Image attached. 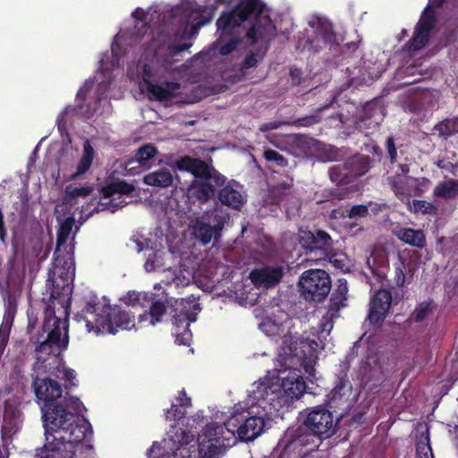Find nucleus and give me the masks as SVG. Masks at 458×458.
Returning a JSON list of instances; mask_svg holds the SVG:
<instances>
[{
  "mask_svg": "<svg viewBox=\"0 0 458 458\" xmlns=\"http://www.w3.org/2000/svg\"><path fill=\"white\" fill-rule=\"evenodd\" d=\"M32 389L41 404L45 425V452L39 458H74L76 446L85 439V425H76V417L58 405L63 394L59 382L48 377L36 376Z\"/></svg>",
  "mask_w": 458,
  "mask_h": 458,
  "instance_id": "f257e3e1",
  "label": "nucleus"
},
{
  "mask_svg": "<svg viewBox=\"0 0 458 458\" xmlns=\"http://www.w3.org/2000/svg\"><path fill=\"white\" fill-rule=\"evenodd\" d=\"M179 171L189 172L193 179L187 188L188 197L204 204L213 199L217 191L218 200L224 205L239 209L243 205L241 191L226 177L205 160L184 156L176 160Z\"/></svg>",
  "mask_w": 458,
  "mask_h": 458,
  "instance_id": "f03ea898",
  "label": "nucleus"
},
{
  "mask_svg": "<svg viewBox=\"0 0 458 458\" xmlns=\"http://www.w3.org/2000/svg\"><path fill=\"white\" fill-rule=\"evenodd\" d=\"M76 319L85 321L88 331L97 335H114L118 328L130 329L134 326L133 317L125 310L96 301H88Z\"/></svg>",
  "mask_w": 458,
  "mask_h": 458,
  "instance_id": "7ed1b4c3",
  "label": "nucleus"
},
{
  "mask_svg": "<svg viewBox=\"0 0 458 458\" xmlns=\"http://www.w3.org/2000/svg\"><path fill=\"white\" fill-rule=\"evenodd\" d=\"M264 9L261 0H240L231 12L244 23L246 21L255 18L252 26L246 30L245 38L249 45L254 47L259 41L269 43L276 36V25L268 15H260Z\"/></svg>",
  "mask_w": 458,
  "mask_h": 458,
  "instance_id": "20e7f679",
  "label": "nucleus"
},
{
  "mask_svg": "<svg viewBox=\"0 0 458 458\" xmlns=\"http://www.w3.org/2000/svg\"><path fill=\"white\" fill-rule=\"evenodd\" d=\"M283 442L284 445L277 458H304L322 443L303 422L296 428H288Z\"/></svg>",
  "mask_w": 458,
  "mask_h": 458,
  "instance_id": "39448f33",
  "label": "nucleus"
},
{
  "mask_svg": "<svg viewBox=\"0 0 458 458\" xmlns=\"http://www.w3.org/2000/svg\"><path fill=\"white\" fill-rule=\"evenodd\" d=\"M217 39L216 44L219 46V53L228 55L233 52L242 42L245 36V27L238 20L233 12H223L216 21Z\"/></svg>",
  "mask_w": 458,
  "mask_h": 458,
  "instance_id": "423d86ee",
  "label": "nucleus"
},
{
  "mask_svg": "<svg viewBox=\"0 0 458 458\" xmlns=\"http://www.w3.org/2000/svg\"><path fill=\"white\" fill-rule=\"evenodd\" d=\"M199 311V304L192 300L181 299L175 301L174 308L172 310V319L177 344L190 345L192 338L190 325L197 320V315Z\"/></svg>",
  "mask_w": 458,
  "mask_h": 458,
  "instance_id": "0eeeda50",
  "label": "nucleus"
},
{
  "mask_svg": "<svg viewBox=\"0 0 458 458\" xmlns=\"http://www.w3.org/2000/svg\"><path fill=\"white\" fill-rule=\"evenodd\" d=\"M42 331L47 333L45 340L38 342L36 352L40 355H49L65 350L69 344L67 320H62L55 314L49 315L44 321Z\"/></svg>",
  "mask_w": 458,
  "mask_h": 458,
  "instance_id": "6e6552de",
  "label": "nucleus"
},
{
  "mask_svg": "<svg viewBox=\"0 0 458 458\" xmlns=\"http://www.w3.org/2000/svg\"><path fill=\"white\" fill-rule=\"evenodd\" d=\"M301 296L306 301L321 302L330 293L332 284L329 274L323 269H310L299 279Z\"/></svg>",
  "mask_w": 458,
  "mask_h": 458,
  "instance_id": "1a4fd4ad",
  "label": "nucleus"
},
{
  "mask_svg": "<svg viewBox=\"0 0 458 458\" xmlns=\"http://www.w3.org/2000/svg\"><path fill=\"white\" fill-rule=\"evenodd\" d=\"M242 413L233 412L224 423L229 438H234L235 433L242 441H252L264 430L265 421L262 417H248Z\"/></svg>",
  "mask_w": 458,
  "mask_h": 458,
  "instance_id": "9d476101",
  "label": "nucleus"
},
{
  "mask_svg": "<svg viewBox=\"0 0 458 458\" xmlns=\"http://www.w3.org/2000/svg\"><path fill=\"white\" fill-rule=\"evenodd\" d=\"M208 441L199 445V452L204 458H220L226 446L230 445L229 435L226 434L225 424L211 423L206 428Z\"/></svg>",
  "mask_w": 458,
  "mask_h": 458,
  "instance_id": "9b49d317",
  "label": "nucleus"
},
{
  "mask_svg": "<svg viewBox=\"0 0 458 458\" xmlns=\"http://www.w3.org/2000/svg\"><path fill=\"white\" fill-rule=\"evenodd\" d=\"M225 221V216L218 209L206 212L202 216L196 219L192 226L193 234L203 244H208L213 238L220 235Z\"/></svg>",
  "mask_w": 458,
  "mask_h": 458,
  "instance_id": "f8f14e48",
  "label": "nucleus"
},
{
  "mask_svg": "<svg viewBox=\"0 0 458 458\" xmlns=\"http://www.w3.org/2000/svg\"><path fill=\"white\" fill-rule=\"evenodd\" d=\"M371 167V159L369 156L354 155L347 158L342 165L330 169V178L333 182L344 183L350 178L364 175Z\"/></svg>",
  "mask_w": 458,
  "mask_h": 458,
  "instance_id": "ddd939ff",
  "label": "nucleus"
},
{
  "mask_svg": "<svg viewBox=\"0 0 458 458\" xmlns=\"http://www.w3.org/2000/svg\"><path fill=\"white\" fill-rule=\"evenodd\" d=\"M74 278V267L71 262L64 261L62 265L58 277L53 283V289L51 292V298L57 301L64 309V313L68 314L70 308L72 293V281Z\"/></svg>",
  "mask_w": 458,
  "mask_h": 458,
  "instance_id": "4468645a",
  "label": "nucleus"
},
{
  "mask_svg": "<svg viewBox=\"0 0 458 458\" xmlns=\"http://www.w3.org/2000/svg\"><path fill=\"white\" fill-rule=\"evenodd\" d=\"M300 244L310 253L314 252L318 259H329L335 255L333 250V240L331 236L323 230L302 231L300 235Z\"/></svg>",
  "mask_w": 458,
  "mask_h": 458,
  "instance_id": "2eb2a0df",
  "label": "nucleus"
},
{
  "mask_svg": "<svg viewBox=\"0 0 458 458\" xmlns=\"http://www.w3.org/2000/svg\"><path fill=\"white\" fill-rule=\"evenodd\" d=\"M303 423L321 441L333 436L337 425L332 412L319 406L315 407L307 414Z\"/></svg>",
  "mask_w": 458,
  "mask_h": 458,
  "instance_id": "dca6fc26",
  "label": "nucleus"
},
{
  "mask_svg": "<svg viewBox=\"0 0 458 458\" xmlns=\"http://www.w3.org/2000/svg\"><path fill=\"white\" fill-rule=\"evenodd\" d=\"M351 364L348 358L339 363L338 373L334 388L327 394V404L331 409H337L348 402L352 394V386L348 377Z\"/></svg>",
  "mask_w": 458,
  "mask_h": 458,
  "instance_id": "f3484780",
  "label": "nucleus"
},
{
  "mask_svg": "<svg viewBox=\"0 0 458 458\" xmlns=\"http://www.w3.org/2000/svg\"><path fill=\"white\" fill-rule=\"evenodd\" d=\"M436 22V13L428 4L416 24L412 37L406 44L407 49L417 51L425 47L428 43L430 32L435 28Z\"/></svg>",
  "mask_w": 458,
  "mask_h": 458,
  "instance_id": "a211bd4d",
  "label": "nucleus"
},
{
  "mask_svg": "<svg viewBox=\"0 0 458 458\" xmlns=\"http://www.w3.org/2000/svg\"><path fill=\"white\" fill-rule=\"evenodd\" d=\"M287 340L283 342V350L286 356L295 358L303 366L305 372L310 377L315 376L313 353L314 350L304 341H292L287 344Z\"/></svg>",
  "mask_w": 458,
  "mask_h": 458,
  "instance_id": "6ab92c4d",
  "label": "nucleus"
},
{
  "mask_svg": "<svg viewBox=\"0 0 458 458\" xmlns=\"http://www.w3.org/2000/svg\"><path fill=\"white\" fill-rule=\"evenodd\" d=\"M393 301L392 293L381 288L371 297L368 320L373 326L380 325L386 318Z\"/></svg>",
  "mask_w": 458,
  "mask_h": 458,
  "instance_id": "aec40b11",
  "label": "nucleus"
},
{
  "mask_svg": "<svg viewBox=\"0 0 458 458\" xmlns=\"http://www.w3.org/2000/svg\"><path fill=\"white\" fill-rule=\"evenodd\" d=\"M150 69L145 64L143 67V81L151 98L157 101H164L175 97L176 91L181 89V84L176 81H165L162 84L152 83L149 80Z\"/></svg>",
  "mask_w": 458,
  "mask_h": 458,
  "instance_id": "412c9836",
  "label": "nucleus"
},
{
  "mask_svg": "<svg viewBox=\"0 0 458 458\" xmlns=\"http://www.w3.org/2000/svg\"><path fill=\"white\" fill-rule=\"evenodd\" d=\"M348 293L347 281L345 279H339L337 286L333 292L329 301L328 310L324 316L326 327L327 324L332 327L334 320L339 318V310L345 306L346 295Z\"/></svg>",
  "mask_w": 458,
  "mask_h": 458,
  "instance_id": "4be33fe9",
  "label": "nucleus"
},
{
  "mask_svg": "<svg viewBox=\"0 0 458 458\" xmlns=\"http://www.w3.org/2000/svg\"><path fill=\"white\" fill-rule=\"evenodd\" d=\"M157 148L151 143H147L139 148L134 157L129 159L125 164V169L131 174L139 173V169H148L151 165V160L157 155Z\"/></svg>",
  "mask_w": 458,
  "mask_h": 458,
  "instance_id": "5701e85b",
  "label": "nucleus"
},
{
  "mask_svg": "<svg viewBox=\"0 0 458 458\" xmlns=\"http://www.w3.org/2000/svg\"><path fill=\"white\" fill-rule=\"evenodd\" d=\"M149 295H152V298H147L145 301L146 307H148V310L139 315V323L148 321L149 325L156 326L162 322L163 317L166 314L167 306L165 301L157 298L156 293H149Z\"/></svg>",
  "mask_w": 458,
  "mask_h": 458,
  "instance_id": "b1692460",
  "label": "nucleus"
},
{
  "mask_svg": "<svg viewBox=\"0 0 458 458\" xmlns=\"http://www.w3.org/2000/svg\"><path fill=\"white\" fill-rule=\"evenodd\" d=\"M383 108L375 102H367L356 122L361 128H375L383 121Z\"/></svg>",
  "mask_w": 458,
  "mask_h": 458,
  "instance_id": "393cba45",
  "label": "nucleus"
},
{
  "mask_svg": "<svg viewBox=\"0 0 458 458\" xmlns=\"http://www.w3.org/2000/svg\"><path fill=\"white\" fill-rule=\"evenodd\" d=\"M283 277V271L278 267H266L250 272V279L257 285L267 287L277 284Z\"/></svg>",
  "mask_w": 458,
  "mask_h": 458,
  "instance_id": "a878e982",
  "label": "nucleus"
},
{
  "mask_svg": "<svg viewBox=\"0 0 458 458\" xmlns=\"http://www.w3.org/2000/svg\"><path fill=\"white\" fill-rule=\"evenodd\" d=\"M281 386L284 395L291 400L301 397L307 388L303 377L296 371H292L284 377Z\"/></svg>",
  "mask_w": 458,
  "mask_h": 458,
  "instance_id": "bb28decb",
  "label": "nucleus"
},
{
  "mask_svg": "<svg viewBox=\"0 0 458 458\" xmlns=\"http://www.w3.org/2000/svg\"><path fill=\"white\" fill-rule=\"evenodd\" d=\"M393 233L400 241L412 247L423 249L426 246V236L422 230L411 227H396Z\"/></svg>",
  "mask_w": 458,
  "mask_h": 458,
  "instance_id": "cd10ccee",
  "label": "nucleus"
},
{
  "mask_svg": "<svg viewBox=\"0 0 458 458\" xmlns=\"http://www.w3.org/2000/svg\"><path fill=\"white\" fill-rule=\"evenodd\" d=\"M410 182H416L417 178L411 176L403 177L401 174H395L388 179V184L394 195L399 199L411 197L413 193L412 186Z\"/></svg>",
  "mask_w": 458,
  "mask_h": 458,
  "instance_id": "c85d7f7f",
  "label": "nucleus"
},
{
  "mask_svg": "<svg viewBox=\"0 0 458 458\" xmlns=\"http://www.w3.org/2000/svg\"><path fill=\"white\" fill-rule=\"evenodd\" d=\"M58 405H61L62 407H64L67 411H71L74 414V416L76 417V420H75V424L76 425H85V431H84V435L85 437L87 436V432L90 429V425L89 423L85 420H81L78 414L81 413L82 411L86 410V408L84 407L83 403L81 402V400L76 397V396H62V398L60 399L59 403H58Z\"/></svg>",
  "mask_w": 458,
  "mask_h": 458,
  "instance_id": "c756f323",
  "label": "nucleus"
},
{
  "mask_svg": "<svg viewBox=\"0 0 458 458\" xmlns=\"http://www.w3.org/2000/svg\"><path fill=\"white\" fill-rule=\"evenodd\" d=\"M432 131L443 140L458 134V116L443 119L433 126Z\"/></svg>",
  "mask_w": 458,
  "mask_h": 458,
  "instance_id": "7c9ffc66",
  "label": "nucleus"
},
{
  "mask_svg": "<svg viewBox=\"0 0 458 458\" xmlns=\"http://www.w3.org/2000/svg\"><path fill=\"white\" fill-rule=\"evenodd\" d=\"M143 182L150 186L167 188L173 184L174 176L168 169H159L146 174Z\"/></svg>",
  "mask_w": 458,
  "mask_h": 458,
  "instance_id": "2f4dec72",
  "label": "nucleus"
},
{
  "mask_svg": "<svg viewBox=\"0 0 458 458\" xmlns=\"http://www.w3.org/2000/svg\"><path fill=\"white\" fill-rule=\"evenodd\" d=\"M74 219L72 217H67L60 225L57 232L56 238V248L54 252L55 261L56 264H61L62 259L60 258L59 252L63 246L66 244V242L71 234Z\"/></svg>",
  "mask_w": 458,
  "mask_h": 458,
  "instance_id": "473e14b6",
  "label": "nucleus"
},
{
  "mask_svg": "<svg viewBox=\"0 0 458 458\" xmlns=\"http://www.w3.org/2000/svg\"><path fill=\"white\" fill-rule=\"evenodd\" d=\"M309 146L318 152L319 159L323 162L335 161L338 156L337 148L322 143L321 141L310 138L307 141Z\"/></svg>",
  "mask_w": 458,
  "mask_h": 458,
  "instance_id": "72a5a7b5",
  "label": "nucleus"
},
{
  "mask_svg": "<svg viewBox=\"0 0 458 458\" xmlns=\"http://www.w3.org/2000/svg\"><path fill=\"white\" fill-rule=\"evenodd\" d=\"M94 148L87 140L83 144V155L79 160L76 172L71 176L72 179H76L89 170L94 158Z\"/></svg>",
  "mask_w": 458,
  "mask_h": 458,
  "instance_id": "f704fd0d",
  "label": "nucleus"
},
{
  "mask_svg": "<svg viewBox=\"0 0 458 458\" xmlns=\"http://www.w3.org/2000/svg\"><path fill=\"white\" fill-rule=\"evenodd\" d=\"M135 190L131 183H128L125 181H118L104 186L101 190V193L104 199H110L114 194L129 195Z\"/></svg>",
  "mask_w": 458,
  "mask_h": 458,
  "instance_id": "c9c22d12",
  "label": "nucleus"
},
{
  "mask_svg": "<svg viewBox=\"0 0 458 458\" xmlns=\"http://www.w3.org/2000/svg\"><path fill=\"white\" fill-rule=\"evenodd\" d=\"M206 12V6H199V8L193 10L191 16L193 20V22L191 27L190 32L187 34V38H190L192 36L198 34L199 29L212 20V13H208L207 17L204 16V13Z\"/></svg>",
  "mask_w": 458,
  "mask_h": 458,
  "instance_id": "e433bc0d",
  "label": "nucleus"
},
{
  "mask_svg": "<svg viewBox=\"0 0 458 458\" xmlns=\"http://www.w3.org/2000/svg\"><path fill=\"white\" fill-rule=\"evenodd\" d=\"M434 194L444 199H454L458 196V180L451 179L440 182L434 190Z\"/></svg>",
  "mask_w": 458,
  "mask_h": 458,
  "instance_id": "4c0bfd02",
  "label": "nucleus"
},
{
  "mask_svg": "<svg viewBox=\"0 0 458 458\" xmlns=\"http://www.w3.org/2000/svg\"><path fill=\"white\" fill-rule=\"evenodd\" d=\"M316 34L326 45H334L336 42V35L331 23L319 20L318 21Z\"/></svg>",
  "mask_w": 458,
  "mask_h": 458,
  "instance_id": "58836bf2",
  "label": "nucleus"
},
{
  "mask_svg": "<svg viewBox=\"0 0 458 458\" xmlns=\"http://www.w3.org/2000/svg\"><path fill=\"white\" fill-rule=\"evenodd\" d=\"M170 440L174 443L175 449L187 445L192 438V436L182 428H173L169 433Z\"/></svg>",
  "mask_w": 458,
  "mask_h": 458,
  "instance_id": "ea45409f",
  "label": "nucleus"
},
{
  "mask_svg": "<svg viewBox=\"0 0 458 458\" xmlns=\"http://www.w3.org/2000/svg\"><path fill=\"white\" fill-rule=\"evenodd\" d=\"M56 370L58 373L62 375V378L64 380V387L69 389L72 386H75L74 379L76 377L75 371L72 369L67 368L64 366V362L61 360L58 362L56 366Z\"/></svg>",
  "mask_w": 458,
  "mask_h": 458,
  "instance_id": "a19ab883",
  "label": "nucleus"
},
{
  "mask_svg": "<svg viewBox=\"0 0 458 458\" xmlns=\"http://www.w3.org/2000/svg\"><path fill=\"white\" fill-rule=\"evenodd\" d=\"M132 16L137 21V23L135 24V29H137L139 27V25L140 24V28L139 29V31L137 32V35L139 37L144 36L148 32V30H149V25H148V21H146V19H147V13L144 10L140 9V8H137L132 13Z\"/></svg>",
  "mask_w": 458,
  "mask_h": 458,
  "instance_id": "79ce46f5",
  "label": "nucleus"
},
{
  "mask_svg": "<svg viewBox=\"0 0 458 458\" xmlns=\"http://www.w3.org/2000/svg\"><path fill=\"white\" fill-rule=\"evenodd\" d=\"M149 293H128L124 298V302L128 305L136 306L140 305L142 308H146L145 301L147 298H152Z\"/></svg>",
  "mask_w": 458,
  "mask_h": 458,
  "instance_id": "37998d69",
  "label": "nucleus"
},
{
  "mask_svg": "<svg viewBox=\"0 0 458 458\" xmlns=\"http://www.w3.org/2000/svg\"><path fill=\"white\" fill-rule=\"evenodd\" d=\"M414 212H420L424 215H434L437 213V208L431 202L423 199H414L412 201Z\"/></svg>",
  "mask_w": 458,
  "mask_h": 458,
  "instance_id": "c03bdc74",
  "label": "nucleus"
},
{
  "mask_svg": "<svg viewBox=\"0 0 458 458\" xmlns=\"http://www.w3.org/2000/svg\"><path fill=\"white\" fill-rule=\"evenodd\" d=\"M92 191V188L89 186H72L68 185L65 188V194L70 199H76L78 197H87Z\"/></svg>",
  "mask_w": 458,
  "mask_h": 458,
  "instance_id": "a18cd8bd",
  "label": "nucleus"
},
{
  "mask_svg": "<svg viewBox=\"0 0 458 458\" xmlns=\"http://www.w3.org/2000/svg\"><path fill=\"white\" fill-rule=\"evenodd\" d=\"M264 157L267 161L275 162L280 167H285L288 165L287 159L276 150L271 148L265 150Z\"/></svg>",
  "mask_w": 458,
  "mask_h": 458,
  "instance_id": "49530a36",
  "label": "nucleus"
},
{
  "mask_svg": "<svg viewBox=\"0 0 458 458\" xmlns=\"http://www.w3.org/2000/svg\"><path fill=\"white\" fill-rule=\"evenodd\" d=\"M431 310V303L430 302H421L420 303L417 308L412 312V318L415 322H421L423 321L426 317L428 315L429 311Z\"/></svg>",
  "mask_w": 458,
  "mask_h": 458,
  "instance_id": "de8ad7c7",
  "label": "nucleus"
},
{
  "mask_svg": "<svg viewBox=\"0 0 458 458\" xmlns=\"http://www.w3.org/2000/svg\"><path fill=\"white\" fill-rule=\"evenodd\" d=\"M320 121L321 118L319 115L312 114L295 119L294 121L291 122L290 125H293L296 127H310L320 123Z\"/></svg>",
  "mask_w": 458,
  "mask_h": 458,
  "instance_id": "09e8293b",
  "label": "nucleus"
},
{
  "mask_svg": "<svg viewBox=\"0 0 458 458\" xmlns=\"http://www.w3.org/2000/svg\"><path fill=\"white\" fill-rule=\"evenodd\" d=\"M406 269L405 262L403 257L399 256V264L395 267L394 282L397 286H403L406 276L404 270Z\"/></svg>",
  "mask_w": 458,
  "mask_h": 458,
  "instance_id": "8fccbe9b",
  "label": "nucleus"
},
{
  "mask_svg": "<svg viewBox=\"0 0 458 458\" xmlns=\"http://www.w3.org/2000/svg\"><path fill=\"white\" fill-rule=\"evenodd\" d=\"M266 44L268 45V43H266ZM267 49V46H266L264 52H266ZM264 54L265 53H263L262 55H259V53L251 52L250 54L247 55L242 63V69H250V68L255 67L258 64L259 60L262 58Z\"/></svg>",
  "mask_w": 458,
  "mask_h": 458,
  "instance_id": "3c124183",
  "label": "nucleus"
},
{
  "mask_svg": "<svg viewBox=\"0 0 458 458\" xmlns=\"http://www.w3.org/2000/svg\"><path fill=\"white\" fill-rule=\"evenodd\" d=\"M165 416L167 420H178L184 416V411L180 405L172 404L171 408L165 411Z\"/></svg>",
  "mask_w": 458,
  "mask_h": 458,
  "instance_id": "603ef678",
  "label": "nucleus"
},
{
  "mask_svg": "<svg viewBox=\"0 0 458 458\" xmlns=\"http://www.w3.org/2000/svg\"><path fill=\"white\" fill-rule=\"evenodd\" d=\"M369 215V208L366 205H354L348 211V217H366Z\"/></svg>",
  "mask_w": 458,
  "mask_h": 458,
  "instance_id": "864d4df0",
  "label": "nucleus"
},
{
  "mask_svg": "<svg viewBox=\"0 0 458 458\" xmlns=\"http://www.w3.org/2000/svg\"><path fill=\"white\" fill-rule=\"evenodd\" d=\"M386 148L390 158V163L394 164L397 160V149L394 144V139L393 136H389L386 141Z\"/></svg>",
  "mask_w": 458,
  "mask_h": 458,
  "instance_id": "5fc2aeb1",
  "label": "nucleus"
},
{
  "mask_svg": "<svg viewBox=\"0 0 458 458\" xmlns=\"http://www.w3.org/2000/svg\"><path fill=\"white\" fill-rule=\"evenodd\" d=\"M291 122L290 121H274V122H269V123H263L259 130L263 132H266V131H272V130H276L278 128H280L281 126L283 125H290Z\"/></svg>",
  "mask_w": 458,
  "mask_h": 458,
  "instance_id": "6e6d98bb",
  "label": "nucleus"
},
{
  "mask_svg": "<svg viewBox=\"0 0 458 458\" xmlns=\"http://www.w3.org/2000/svg\"><path fill=\"white\" fill-rule=\"evenodd\" d=\"M192 46L191 43H182L177 45H169L167 51L173 56L179 55L181 52L188 50Z\"/></svg>",
  "mask_w": 458,
  "mask_h": 458,
  "instance_id": "4d7b16f0",
  "label": "nucleus"
},
{
  "mask_svg": "<svg viewBox=\"0 0 458 458\" xmlns=\"http://www.w3.org/2000/svg\"><path fill=\"white\" fill-rule=\"evenodd\" d=\"M106 208L111 212H115L117 209L123 208L126 205L124 199L116 201L114 198L111 199L108 203H106Z\"/></svg>",
  "mask_w": 458,
  "mask_h": 458,
  "instance_id": "13d9d810",
  "label": "nucleus"
},
{
  "mask_svg": "<svg viewBox=\"0 0 458 458\" xmlns=\"http://www.w3.org/2000/svg\"><path fill=\"white\" fill-rule=\"evenodd\" d=\"M7 238V228L4 223V216L2 208H0V241L4 243Z\"/></svg>",
  "mask_w": 458,
  "mask_h": 458,
  "instance_id": "bf43d9fd",
  "label": "nucleus"
},
{
  "mask_svg": "<svg viewBox=\"0 0 458 458\" xmlns=\"http://www.w3.org/2000/svg\"><path fill=\"white\" fill-rule=\"evenodd\" d=\"M425 440L426 442H420L417 444V452L418 453H423L426 449H428V451H429L431 456H433V452H432V449H431V446H430V444H429V437L427 436L425 437Z\"/></svg>",
  "mask_w": 458,
  "mask_h": 458,
  "instance_id": "052dcab7",
  "label": "nucleus"
},
{
  "mask_svg": "<svg viewBox=\"0 0 458 458\" xmlns=\"http://www.w3.org/2000/svg\"><path fill=\"white\" fill-rule=\"evenodd\" d=\"M177 401L179 402L180 406L191 405V398L187 396L186 392L184 390L179 391Z\"/></svg>",
  "mask_w": 458,
  "mask_h": 458,
  "instance_id": "680f3d73",
  "label": "nucleus"
},
{
  "mask_svg": "<svg viewBox=\"0 0 458 458\" xmlns=\"http://www.w3.org/2000/svg\"><path fill=\"white\" fill-rule=\"evenodd\" d=\"M398 170L400 171L398 174H401V176H409L408 174L410 173V165L407 164H400L398 165Z\"/></svg>",
  "mask_w": 458,
  "mask_h": 458,
  "instance_id": "e2e57ef3",
  "label": "nucleus"
},
{
  "mask_svg": "<svg viewBox=\"0 0 458 458\" xmlns=\"http://www.w3.org/2000/svg\"><path fill=\"white\" fill-rule=\"evenodd\" d=\"M458 38V31H453L452 33H448L445 35V43L446 44H450V43H453L454 41H456Z\"/></svg>",
  "mask_w": 458,
  "mask_h": 458,
  "instance_id": "0e129e2a",
  "label": "nucleus"
},
{
  "mask_svg": "<svg viewBox=\"0 0 458 458\" xmlns=\"http://www.w3.org/2000/svg\"><path fill=\"white\" fill-rule=\"evenodd\" d=\"M87 92L88 89L81 88L77 93V98L84 100L86 98Z\"/></svg>",
  "mask_w": 458,
  "mask_h": 458,
  "instance_id": "69168bd1",
  "label": "nucleus"
},
{
  "mask_svg": "<svg viewBox=\"0 0 458 458\" xmlns=\"http://www.w3.org/2000/svg\"><path fill=\"white\" fill-rule=\"evenodd\" d=\"M444 3V0H435V2L430 4V6H432V9L434 10L435 7H440L442 6Z\"/></svg>",
  "mask_w": 458,
  "mask_h": 458,
  "instance_id": "338daca9",
  "label": "nucleus"
},
{
  "mask_svg": "<svg viewBox=\"0 0 458 458\" xmlns=\"http://www.w3.org/2000/svg\"><path fill=\"white\" fill-rule=\"evenodd\" d=\"M232 2V0H214V4L218 5V4H230Z\"/></svg>",
  "mask_w": 458,
  "mask_h": 458,
  "instance_id": "774afa93",
  "label": "nucleus"
}]
</instances>
